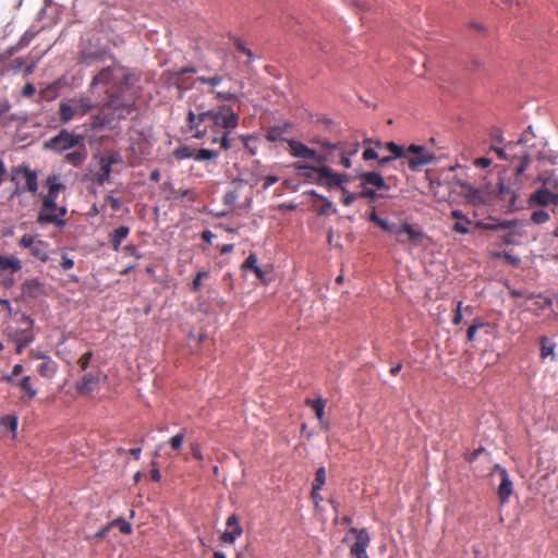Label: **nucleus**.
I'll return each mask as SVG.
<instances>
[{
  "mask_svg": "<svg viewBox=\"0 0 558 558\" xmlns=\"http://www.w3.org/2000/svg\"><path fill=\"white\" fill-rule=\"evenodd\" d=\"M318 144L323 149L322 153H318V156H327L331 159L324 162H317L318 165L328 166L329 163H339L338 149H333L332 147H330L332 146L333 143L329 141H320L318 142Z\"/></svg>",
  "mask_w": 558,
  "mask_h": 558,
  "instance_id": "4be33fe9",
  "label": "nucleus"
},
{
  "mask_svg": "<svg viewBox=\"0 0 558 558\" xmlns=\"http://www.w3.org/2000/svg\"><path fill=\"white\" fill-rule=\"evenodd\" d=\"M208 277V272L207 271H199L196 274L194 280H193V283H192V290L197 292L201 290L202 288V280L204 278H207Z\"/></svg>",
  "mask_w": 558,
  "mask_h": 558,
  "instance_id": "09e8293b",
  "label": "nucleus"
},
{
  "mask_svg": "<svg viewBox=\"0 0 558 558\" xmlns=\"http://www.w3.org/2000/svg\"><path fill=\"white\" fill-rule=\"evenodd\" d=\"M100 160L105 163H108L110 168H112V165H116L121 161V157L119 154H111L110 156H102Z\"/></svg>",
  "mask_w": 558,
  "mask_h": 558,
  "instance_id": "6e6d98bb",
  "label": "nucleus"
},
{
  "mask_svg": "<svg viewBox=\"0 0 558 558\" xmlns=\"http://www.w3.org/2000/svg\"><path fill=\"white\" fill-rule=\"evenodd\" d=\"M488 326H489L488 323H485L480 318H475L473 320L472 325L468 328V331H466L468 341L473 342L475 340L476 331L481 328L488 327Z\"/></svg>",
  "mask_w": 558,
  "mask_h": 558,
  "instance_id": "72a5a7b5",
  "label": "nucleus"
},
{
  "mask_svg": "<svg viewBox=\"0 0 558 558\" xmlns=\"http://www.w3.org/2000/svg\"><path fill=\"white\" fill-rule=\"evenodd\" d=\"M218 157H219L218 151L207 149V148L196 149V154H195V160H197V161L215 160Z\"/></svg>",
  "mask_w": 558,
  "mask_h": 558,
  "instance_id": "c9c22d12",
  "label": "nucleus"
},
{
  "mask_svg": "<svg viewBox=\"0 0 558 558\" xmlns=\"http://www.w3.org/2000/svg\"><path fill=\"white\" fill-rule=\"evenodd\" d=\"M466 197L473 203L477 204L482 202V192L478 189L469 186Z\"/></svg>",
  "mask_w": 558,
  "mask_h": 558,
  "instance_id": "49530a36",
  "label": "nucleus"
},
{
  "mask_svg": "<svg viewBox=\"0 0 558 558\" xmlns=\"http://www.w3.org/2000/svg\"><path fill=\"white\" fill-rule=\"evenodd\" d=\"M93 357V352L92 351H88L86 353H84L80 360H78V365H80V368L82 372L86 371L89 366V363H90V360Z\"/></svg>",
  "mask_w": 558,
  "mask_h": 558,
  "instance_id": "8fccbe9b",
  "label": "nucleus"
},
{
  "mask_svg": "<svg viewBox=\"0 0 558 558\" xmlns=\"http://www.w3.org/2000/svg\"><path fill=\"white\" fill-rule=\"evenodd\" d=\"M184 439H185V429L183 428V429H181L180 433H178L177 435L172 436L169 439V445L172 448V450L179 451L183 446Z\"/></svg>",
  "mask_w": 558,
  "mask_h": 558,
  "instance_id": "58836bf2",
  "label": "nucleus"
},
{
  "mask_svg": "<svg viewBox=\"0 0 558 558\" xmlns=\"http://www.w3.org/2000/svg\"><path fill=\"white\" fill-rule=\"evenodd\" d=\"M289 147L291 155L296 158L312 159L315 162H324L327 160H331L327 156H318V153L316 150L307 147L306 145L298 141H289Z\"/></svg>",
  "mask_w": 558,
  "mask_h": 558,
  "instance_id": "f8f14e48",
  "label": "nucleus"
},
{
  "mask_svg": "<svg viewBox=\"0 0 558 558\" xmlns=\"http://www.w3.org/2000/svg\"><path fill=\"white\" fill-rule=\"evenodd\" d=\"M493 472H496L500 476V484L498 487V498L502 505L509 501L510 496L513 493V484L509 477V474L505 468L499 464H495Z\"/></svg>",
  "mask_w": 558,
  "mask_h": 558,
  "instance_id": "ddd939ff",
  "label": "nucleus"
},
{
  "mask_svg": "<svg viewBox=\"0 0 558 558\" xmlns=\"http://www.w3.org/2000/svg\"><path fill=\"white\" fill-rule=\"evenodd\" d=\"M362 187H363V190L357 193L359 198L374 199L377 196L375 190L367 189L366 186H362Z\"/></svg>",
  "mask_w": 558,
  "mask_h": 558,
  "instance_id": "bf43d9fd",
  "label": "nucleus"
},
{
  "mask_svg": "<svg viewBox=\"0 0 558 558\" xmlns=\"http://www.w3.org/2000/svg\"><path fill=\"white\" fill-rule=\"evenodd\" d=\"M130 77L128 71L121 66L104 68L93 77L90 87L99 84L106 86L107 100L104 104V109L111 112L101 111L96 114L90 123L92 129L97 130L111 125L114 119H125L133 112V102L123 96V93L129 88Z\"/></svg>",
  "mask_w": 558,
  "mask_h": 558,
  "instance_id": "f257e3e1",
  "label": "nucleus"
},
{
  "mask_svg": "<svg viewBox=\"0 0 558 558\" xmlns=\"http://www.w3.org/2000/svg\"><path fill=\"white\" fill-rule=\"evenodd\" d=\"M530 165V157L524 155L520 161V165L515 168V175H521Z\"/></svg>",
  "mask_w": 558,
  "mask_h": 558,
  "instance_id": "5fc2aeb1",
  "label": "nucleus"
},
{
  "mask_svg": "<svg viewBox=\"0 0 558 558\" xmlns=\"http://www.w3.org/2000/svg\"><path fill=\"white\" fill-rule=\"evenodd\" d=\"M23 319L27 323L28 328H31L33 320L29 317H24ZM12 340L13 342H22L25 340L29 344L33 342L34 336L29 329H20L13 332Z\"/></svg>",
  "mask_w": 558,
  "mask_h": 558,
  "instance_id": "cd10ccee",
  "label": "nucleus"
},
{
  "mask_svg": "<svg viewBox=\"0 0 558 558\" xmlns=\"http://www.w3.org/2000/svg\"><path fill=\"white\" fill-rule=\"evenodd\" d=\"M41 207L37 216V223L53 225L58 228H63L66 225L64 217L68 210L64 206H58L57 199L43 196Z\"/></svg>",
  "mask_w": 558,
  "mask_h": 558,
  "instance_id": "7ed1b4c3",
  "label": "nucleus"
},
{
  "mask_svg": "<svg viewBox=\"0 0 558 558\" xmlns=\"http://www.w3.org/2000/svg\"><path fill=\"white\" fill-rule=\"evenodd\" d=\"M324 166L316 163L315 166L308 165H300L298 166V170L307 179L317 183L318 170Z\"/></svg>",
  "mask_w": 558,
  "mask_h": 558,
  "instance_id": "2f4dec72",
  "label": "nucleus"
},
{
  "mask_svg": "<svg viewBox=\"0 0 558 558\" xmlns=\"http://www.w3.org/2000/svg\"><path fill=\"white\" fill-rule=\"evenodd\" d=\"M31 254L41 262H47L49 259L48 255V244L45 241L36 240L31 246Z\"/></svg>",
  "mask_w": 558,
  "mask_h": 558,
  "instance_id": "bb28decb",
  "label": "nucleus"
},
{
  "mask_svg": "<svg viewBox=\"0 0 558 558\" xmlns=\"http://www.w3.org/2000/svg\"><path fill=\"white\" fill-rule=\"evenodd\" d=\"M468 225L469 223H466L465 221L464 222L458 221L453 225L452 230L460 234H466V233H469Z\"/></svg>",
  "mask_w": 558,
  "mask_h": 558,
  "instance_id": "0e129e2a",
  "label": "nucleus"
},
{
  "mask_svg": "<svg viewBox=\"0 0 558 558\" xmlns=\"http://www.w3.org/2000/svg\"><path fill=\"white\" fill-rule=\"evenodd\" d=\"M123 252H124V254H126L129 256H134L136 258L142 257V255L138 253L137 248L132 244L125 245L123 247Z\"/></svg>",
  "mask_w": 558,
  "mask_h": 558,
  "instance_id": "774afa93",
  "label": "nucleus"
},
{
  "mask_svg": "<svg viewBox=\"0 0 558 558\" xmlns=\"http://www.w3.org/2000/svg\"><path fill=\"white\" fill-rule=\"evenodd\" d=\"M210 93L215 94L216 98H218V99L240 101V97L234 93L215 92L214 89H211Z\"/></svg>",
  "mask_w": 558,
  "mask_h": 558,
  "instance_id": "de8ad7c7",
  "label": "nucleus"
},
{
  "mask_svg": "<svg viewBox=\"0 0 558 558\" xmlns=\"http://www.w3.org/2000/svg\"><path fill=\"white\" fill-rule=\"evenodd\" d=\"M326 483V469L324 466H320L317 469L315 473V478L312 484V487H314V490L322 489V487Z\"/></svg>",
  "mask_w": 558,
  "mask_h": 558,
  "instance_id": "ea45409f",
  "label": "nucleus"
},
{
  "mask_svg": "<svg viewBox=\"0 0 558 558\" xmlns=\"http://www.w3.org/2000/svg\"><path fill=\"white\" fill-rule=\"evenodd\" d=\"M130 234V228L126 226H120L113 232L109 234V241L114 251H119L121 243L128 238Z\"/></svg>",
  "mask_w": 558,
  "mask_h": 558,
  "instance_id": "5701e85b",
  "label": "nucleus"
},
{
  "mask_svg": "<svg viewBox=\"0 0 558 558\" xmlns=\"http://www.w3.org/2000/svg\"><path fill=\"white\" fill-rule=\"evenodd\" d=\"M305 403L308 407H311L312 410L315 412L316 417L319 421L320 427L327 430L329 428V425L325 421V407H326L325 400H323L322 398H318L315 400L306 399Z\"/></svg>",
  "mask_w": 558,
  "mask_h": 558,
  "instance_id": "6ab92c4d",
  "label": "nucleus"
},
{
  "mask_svg": "<svg viewBox=\"0 0 558 558\" xmlns=\"http://www.w3.org/2000/svg\"><path fill=\"white\" fill-rule=\"evenodd\" d=\"M473 163L476 168L485 169L492 165V160L489 158L482 157L476 158Z\"/></svg>",
  "mask_w": 558,
  "mask_h": 558,
  "instance_id": "338daca9",
  "label": "nucleus"
},
{
  "mask_svg": "<svg viewBox=\"0 0 558 558\" xmlns=\"http://www.w3.org/2000/svg\"><path fill=\"white\" fill-rule=\"evenodd\" d=\"M333 149H338L339 165L345 169L351 168V157L356 155L360 150V143L354 142H337L331 146Z\"/></svg>",
  "mask_w": 558,
  "mask_h": 558,
  "instance_id": "9d476101",
  "label": "nucleus"
},
{
  "mask_svg": "<svg viewBox=\"0 0 558 558\" xmlns=\"http://www.w3.org/2000/svg\"><path fill=\"white\" fill-rule=\"evenodd\" d=\"M350 534L355 536V542L350 547L351 558H369L367 548L371 544V536L366 529L350 527Z\"/></svg>",
  "mask_w": 558,
  "mask_h": 558,
  "instance_id": "1a4fd4ad",
  "label": "nucleus"
},
{
  "mask_svg": "<svg viewBox=\"0 0 558 558\" xmlns=\"http://www.w3.org/2000/svg\"><path fill=\"white\" fill-rule=\"evenodd\" d=\"M499 195L502 199H507L509 198V203L510 205H514V202H515V195L514 193L510 190V187L508 186H505L504 184H500L499 186Z\"/></svg>",
  "mask_w": 558,
  "mask_h": 558,
  "instance_id": "a18cd8bd",
  "label": "nucleus"
},
{
  "mask_svg": "<svg viewBox=\"0 0 558 558\" xmlns=\"http://www.w3.org/2000/svg\"><path fill=\"white\" fill-rule=\"evenodd\" d=\"M349 182L347 173L335 172L330 167L324 166L318 170L317 183L320 186L332 189H341Z\"/></svg>",
  "mask_w": 558,
  "mask_h": 558,
  "instance_id": "6e6552de",
  "label": "nucleus"
},
{
  "mask_svg": "<svg viewBox=\"0 0 558 558\" xmlns=\"http://www.w3.org/2000/svg\"><path fill=\"white\" fill-rule=\"evenodd\" d=\"M22 372H23V365H21V364H15V365L13 366V368H12V372H11L9 375L4 376V377H3V379H4L8 384H10L11 386H12V385H15V384H16V381L19 380V379H16V378H17V376H20V375L22 374Z\"/></svg>",
  "mask_w": 558,
  "mask_h": 558,
  "instance_id": "37998d69",
  "label": "nucleus"
},
{
  "mask_svg": "<svg viewBox=\"0 0 558 558\" xmlns=\"http://www.w3.org/2000/svg\"><path fill=\"white\" fill-rule=\"evenodd\" d=\"M13 386L22 390V400L24 402H29L37 396V389L34 387L31 376H24Z\"/></svg>",
  "mask_w": 558,
  "mask_h": 558,
  "instance_id": "a211bd4d",
  "label": "nucleus"
},
{
  "mask_svg": "<svg viewBox=\"0 0 558 558\" xmlns=\"http://www.w3.org/2000/svg\"><path fill=\"white\" fill-rule=\"evenodd\" d=\"M340 190L342 193L341 201L344 206H351L359 198V194L349 192L345 185L342 186Z\"/></svg>",
  "mask_w": 558,
  "mask_h": 558,
  "instance_id": "79ce46f5",
  "label": "nucleus"
},
{
  "mask_svg": "<svg viewBox=\"0 0 558 558\" xmlns=\"http://www.w3.org/2000/svg\"><path fill=\"white\" fill-rule=\"evenodd\" d=\"M362 157L365 161H369V160H377L378 159V154L377 151L372 148V147H368V148H365L363 154H362Z\"/></svg>",
  "mask_w": 558,
  "mask_h": 558,
  "instance_id": "13d9d810",
  "label": "nucleus"
},
{
  "mask_svg": "<svg viewBox=\"0 0 558 558\" xmlns=\"http://www.w3.org/2000/svg\"><path fill=\"white\" fill-rule=\"evenodd\" d=\"M256 266H258L257 256L254 253L250 254L242 265L243 268L251 269L252 271L256 268Z\"/></svg>",
  "mask_w": 558,
  "mask_h": 558,
  "instance_id": "603ef678",
  "label": "nucleus"
},
{
  "mask_svg": "<svg viewBox=\"0 0 558 558\" xmlns=\"http://www.w3.org/2000/svg\"><path fill=\"white\" fill-rule=\"evenodd\" d=\"M549 218V214L544 209L534 210L531 216V220L536 225L545 223Z\"/></svg>",
  "mask_w": 558,
  "mask_h": 558,
  "instance_id": "a19ab883",
  "label": "nucleus"
},
{
  "mask_svg": "<svg viewBox=\"0 0 558 558\" xmlns=\"http://www.w3.org/2000/svg\"><path fill=\"white\" fill-rule=\"evenodd\" d=\"M38 60L33 57L19 58L12 61L11 69L15 72L24 70L26 74H32Z\"/></svg>",
  "mask_w": 558,
  "mask_h": 558,
  "instance_id": "aec40b11",
  "label": "nucleus"
},
{
  "mask_svg": "<svg viewBox=\"0 0 558 558\" xmlns=\"http://www.w3.org/2000/svg\"><path fill=\"white\" fill-rule=\"evenodd\" d=\"M35 241H36V239H35L33 235H31V234H24V235L21 238V240H20L19 244H20V246H21V247H23V248H31V246H33V244H34V242H35Z\"/></svg>",
  "mask_w": 558,
  "mask_h": 558,
  "instance_id": "4d7b16f0",
  "label": "nucleus"
},
{
  "mask_svg": "<svg viewBox=\"0 0 558 558\" xmlns=\"http://www.w3.org/2000/svg\"><path fill=\"white\" fill-rule=\"evenodd\" d=\"M196 73V70L194 68H184L180 71H177L172 74L173 83L177 85L179 90H186L187 87L184 86L185 84V75L186 74H194Z\"/></svg>",
  "mask_w": 558,
  "mask_h": 558,
  "instance_id": "c756f323",
  "label": "nucleus"
},
{
  "mask_svg": "<svg viewBox=\"0 0 558 558\" xmlns=\"http://www.w3.org/2000/svg\"><path fill=\"white\" fill-rule=\"evenodd\" d=\"M190 450H191V456L197 460V461H203L204 460V456L202 453V449H201V445L197 444V442H191L190 444Z\"/></svg>",
  "mask_w": 558,
  "mask_h": 558,
  "instance_id": "3c124183",
  "label": "nucleus"
},
{
  "mask_svg": "<svg viewBox=\"0 0 558 558\" xmlns=\"http://www.w3.org/2000/svg\"><path fill=\"white\" fill-rule=\"evenodd\" d=\"M195 154L196 149L187 146V145H181L177 147L172 155L177 160H184V159H194L195 160Z\"/></svg>",
  "mask_w": 558,
  "mask_h": 558,
  "instance_id": "7c9ffc66",
  "label": "nucleus"
},
{
  "mask_svg": "<svg viewBox=\"0 0 558 558\" xmlns=\"http://www.w3.org/2000/svg\"><path fill=\"white\" fill-rule=\"evenodd\" d=\"M44 359L45 361L38 365L37 372L41 377L50 379L56 375L58 365L54 361L50 360L49 357Z\"/></svg>",
  "mask_w": 558,
  "mask_h": 558,
  "instance_id": "a878e982",
  "label": "nucleus"
},
{
  "mask_svg": "<svg viewBox=\"0 0 558 558\" xmlns=\"http://www.w3.org/2000/svg\"><path fill=\"white\" fill-rule=\"evenodd\" d=\"M392 234L396 235V239L400 244H418L424 238V233L422 231L413 229L409 223L397 225Z\"/></svg>",
  "mask_w": 558,
  "mask_h": 558,
  "instance_id": "9b49d317",
  "label": "nucleus"
},
{
  "mask_svg": "<svg viewBox=\"0 0 558 558\" xmlns=\"http://www.w3.org/2000/svg\"><path fill=\"white\" fill-rule=\"evenodd\" d=\"M198 113L193 110L187 112V126L195 138H204L208 132L215 134L210 138L211 144H219L220 148L228 150L232 147L229 134L238 128L240 116L229 105H220L211 109L197 106Z\"/></svg>",
  "mask_w": 558,
  "mask_h": 558,
  "instance_id": "f03ea898",
  "label": "nucleus"
},
{
  "mask_svg": "<svg viewBox=\"0 0 558 558\" xmlns=\"http://www.w3.org/2000/svg\"><path fill=\"white\" fill-rule=\"evenodd\" d=\"M1 425L11 432H15L17 428V417L13 415H7L1 418Z\"/></svg>",
  "mask_w": 558,
  "mask_h": 558,
  "instance_id": "c03bdc74",
  "label": "nucleus"
},
{
  "mask_svg": "<svg viewBox=\"0 0 558 558\" xmlns=\"http://www.w3.org/2000/svg\"><path fill=\"white\" fill-rule=\"evenodd\" d=\"M558 205V194L546 189H538L530 196V205L547 206Z\"/></svg>",
  "mask_w": 558,
  "mask_h": 558,
  "instance_id": "dca6fc26",
  "label": "nucleus"
},
{
  "mask_svg": "<svg viewBox=\"0 0 558 558\" xmlns=\"http://www.w3.org/2000/svg\"><path fill=\"white\" fill-rule=\"evenodd\" d=\"M60 266L64 271L70 270L74 267V260L66 255H62Z\"/></svg>",
  "mask_w": 558,
  "mask_h": 558,
  "instance_id": "e2e57ef3",
  "label": "nucleus"
},
{
  "mask_svg": "<svg viewBox=\"0 0 558 558\" xmlns=\"http://www.w3.org/2000/svg\"><path fill=\"white\" fill-rule=\"evenodd\" d=\"M109 526L118 527L121 533L123 534H131L132 533V525L124 520L123 518H118L109 522Z\"/></svg>",
  "mask_w": 558,
  "mask_h": 558,
  "instance_id": "4c0bfd02",
  "label": "nucleus"
},
{
  "mask_svg": "<svg viewBox=\"0 0 558 558\" xmlns=\"http://www.w3.org/2000/svg\"><path fill=\"white\" fill-rule=\"evenodd\" d=\"M46 185L48 187L47 194L45 197H50L52 199H57L58 195L61 191L65 190V185L60 182V177L57 174H51L46 179Z\"/></svg>",
  "mask_w": 558,
  "mask_h": 558,
  "instance_id": "412c9836",
  "label": "nucleus"
},
{
  "mask_svg": "<svg viewBox=\"0 0 558 558\" xmlns=\"http://www.w3.org/2000/svg\"><path fill=\"white\" fill-rule=\"evenodd\" d=\"M377 226H379L383 230L389 232V233H393V230L397 226V223H389L387 220L385 219H380L377 223Z\"/></svg>",
  "mask_w": 558,
  "mask_h": 558,
  "instance_id": "69168bd1",
  "label": "nucleus"
},
{
  "mask_svg": "<svg viewBox=\"0 0 558 558\" xmlns=\"http://www.w3.org/2000/svg\"><path fill=\"white\" fill-rule=\"evenodd\" d=\"M234 45L239 51H241L247 56L248 61L252 60V58H253L252 51L244 46L242 40L235 39Z\"/></svg>",
  "mask_w": 558,
  "mask_h": 558,
  "instance_id": "680f3d73",
  "label": "nucleus"
},
{
  "mask_svg": "<svg viewBox=\"0 0 558 558\" xmlns=\"http://www.w3.org/2000/svg\"><path fill=\"white\" fill-rule=\"evenodd\" d=\"M385 147L391 154L393 159H402V161H404L407 148L396 144L395 142L386 143Z\"/></svg>",
  "mask_w": 558,
  "mask_h": 558,
  "instance_id": "473e14b6",
  "label": "nucleus"
},
{
  "mask_svg": "<svg viewBox=\"0 0 558 558\" xmlns=\"http://www.w3.org/2000/svg\"><path fill=\"white\" fill-rule=\"evenodd\" d=\"M93 108L94 105L87 97L61 102L59 106L60 121L62 123H68L75 117H83L87 114Z\"/></svg>",
  "mask_w": 558,
  "mask_h": 558,
  "instance_id": "39448f33",
  "label": "nucleus"
},
{
  "mask_svg": "<svg viewBox=\"0 0 558 558\" xmlns=\"http://www.w3.org/2000/svg\"><path fill=\"white\" fill-rule=\"evenodd\" d=\"M84 136L81 134L70 133L68 130L62 129L58 135L50 138L46 143V148L64 151L76 146H83Z\"/></svg>",
  "mask_w": 558,
  "mask_h": 558,
  "instance_id": "423d86ee",
  "label": "nucleus"
},
{
  "mask_svg": "<svg viewBox=\"0 0 558 558\" xmlns=\"http://www.w3.org/2000/svg\"><path fill=\"white\" fill-rule=\"evenodd\" d=\"M478 227H481L482 229H485V230L511 229V228L515 227V222L514 221H502V222H498V223L480 222Z\"/></svg>",
  "mask_w": 558,
  "mask_h": 558,
  "instance_id": "e433bc0d",
  "label": "nucleus"
},
{
  "mask_svg": "<svg viewBox=\"0 0 558 558\" xmlns=\"http://www.w3.org/2000/svg\"><path fill=\"white\" fill-rule=\"evenodd\" d=\"M22 268V262L14 256H0V275L10 270L12 274L17 272Z\"/></svg>",
  "mask_w": 558,
  "mask_h": 558,
  "instance_id": "b1692460",
  "label": "nucleus"
},
{
  "mask_svg": "<svg viewBox=\"0 0 558 558\" xmlns=\"http://www.w3.org/2000/svg\"><path fill=\"white\" fill-rule=\"evenodd\" d=\"M107 375L101 371L86 373L80 381L76 383V390L81 395L90 393L100 381H106Z\"/></svg>",
  "mask_w": 558,
  "mask_h": 558,
  "instance_id": "4468645a",
  "label": "nucleus"
},
{
  "mask_svg": "<svg viewBox=\"0 0 558 558\" xmlns=\"http://www.w3.org/2000/svg\"><path fill=\"white\" fill-rule=\"evenodd\" d=\"M357 178L361 180V186L373 185L378 190L388 189V185L386 184L384 178L378 172H361L360 174H357Z\"/></svg>",
  "mask_w": 558,
  "mask_h": 558,
  "instance_id": "f3484780",
  "label": "nucleus"
},
{
  "mask_svg": "<svg viewBox=\"0 0 558 558\" xmlns=\"http://www.w3.org/2000/svg\"><path fill=\"white\" fill-rule=\"evenodd\" d=\"M106 203L109 204V206L114 210L119 211L121 209L122 203L119 198H116L113 196H107Z\"/></svg>",
  "mask_w": 558,
  "mask_h": 558,
  "instance_id": "052dcab7",
  "label": "nucleus"
},
{
  "mask_svg": "<svg viewBox=\"0 0 558 558\" xmlns=\"http://www.w3.org/2000/svg\"><path fill=\"white\" fill-rule=\"evenodd\" d=\"M111 168L108 163L99 160V169L93 174V181L96 182L99 186L105 185L110 181Z\"/></svg>",
  "mask_w": 558,
  "mask_h": 558,
  "instance_id": "393cba45",
  "label": "nucleus"
},
{
  "mask_svg": "<svg viewBox=\"0 0 558 558\" xmlns=\"http://www.w3.org/2000/svg\"><path fill=\"white\" fill-rule=\"evenodd\" d=\"M86 157H87V153L83 145L82 148L71 151V153H68L64 156V160L74 167H78L85 161Z\"/></svg>",
  "mask_w": 558,
  "mask_h": 558,
  "instance_id": "c85d7f7f",
  "label": "nucleus"
},
{
  "mask_svg": "<svg viewBox=\"0 0 558 558\" xmlns=\"http://www.w3.org/2000/svg\"><path fill=\"white\" fill-rule=\"evenodd\" d=\"M434 159V155L430 154L424 146L412 144L407 147V155L404 161L412 171H418L421 168L429 163Z\"/></svg>",
  "mask_w": 558,
  "mask_h": 558,
  "instance_id": "0eeeda50",
  "label": "nucleus"
},
{
  "mask_svg": "<svg viewBox=\"0 0 558 558\" xmlns=\"http://www.w3.org/2000/svg\"><path fill=\"white\" fill-rule=\"evenodd\" d=\"M226 525L227 530L221 534L220 541L226 544H233L243 533L239 517L235 513H232L228 517Z\"/></svg>",
  "mask_w": 558,
  "mask_h": 558,
  "instance_id": "2eb2a0df",
  "label": "nucleus"
},
{
  "mask_svg": "<svg viewBox=\"0 0 558 558\" xmlns=\"http://www.w3.org/2000/svg\"><path fill=\"white\" fill-rule=\"evenodd\" d=\"M555 343L549 341L547 337L541 338V357L546 359L548 356L554 357Z\"/></svg>",
  "mask_w": 558,
  "mask_h": 558,
  "instance_id": "f704fd0d",
  "label": "nucleus"
},
{
  "mask_svg": "<svg viewBox=\"0 0 558 558\" xmlns=\"http://www.w3.org/2000/svg\"><path fill=\"white\" fill-rule=\"evenodd\" d=\"M462 301H458L457 302V306H456V310H454V315H453V318H452V324L453 325H459L461 324L462 319H463V316H462Z\"/></svg>",
  "mask_w": 558,
  "mask_h": 558,
  "instance_id": "864d4df0",
  "label": "nucleus"
},
{
  "mask_svg": "<svg viewBox=\"0 0 558 558\" xmlns=\"http://www.w3.org/2000/svg\"><path fill=\"white\" fill-rule=\"evenodd\" d=\"M11 181L15 183V193L29 192L36 194L38 191V174L28 166L20 165L11 169Z\"/></svg>",
  "mask_w": 558,
  "mask_h": 558,
  "instance_id": "20e7f679",
  "label": "nucleus"
}]
</instances>
